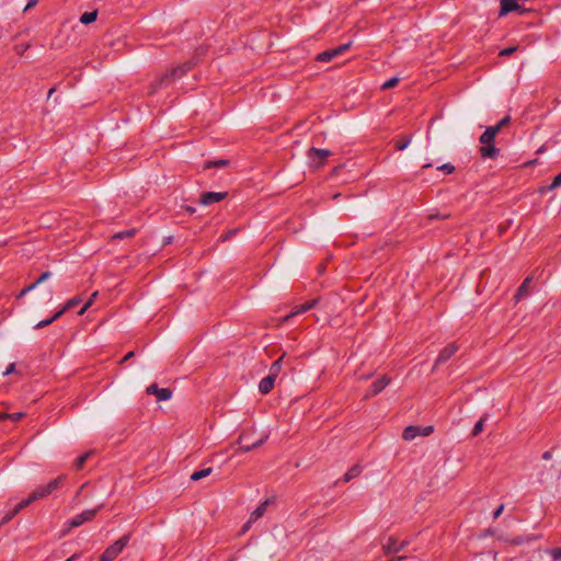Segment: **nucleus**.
<instances>
[{
	"label": "nucleus",
	"instance_id": "1",
	"mask_svg": "<svg viewBox=\"0 0 561 561\" xmlns=\"http://www.w3.org/2000/svg\"><path fill=\"white\" fill-rule=\"evenodd\" d=\"M191 67L186 64L172 68L150 83L149 94H154L159 89L168 87L174 80L181 78Z\"/></svg>",
	"mask_w": 561,
	"mask_h": 561
},
{
	"label": "nucleus",
	"instance_id": "2",
	"mask_svg": "<svg viewBox=\"0 0 561 561\" xmlns=\"http://www.w3.org/2000/svg\"><path fill=\"white\" fill-rule=\"evenodd\" d=\"M495 137L493 136V131H485L480 136V142L482 144L480 148V154L485 159H495L500 154V149L496 148L493 144Z\"/></svg>",
	"mask_w": 561,
	"mask_h": 561
},
{
	"label": "nucleus",
	"instance_id": "3",
	"mask_svg": "<svg viewBox=\"0 0 561 561\" xmlns=\"http://www.w3.org/2000/svg\"><path fill=\"white\" fill-rule=\"evenodd\" d=\"M130 535H124L118 540H116L113 545L107 547L105 551L100 556V561H113L115 560L123 549L129 542Z\"/></svg>",
	"mask_w": 561,
	"mask_h": 561
},
{
	"label": "nucleus",
	"instance_id": "4",
	"mask_svg": "<svg viewBox=\"0 0 561 561\" xmlns=\"http://www.w3.org/2000/svg\"><path fill=\"white\" fill-rule=\"evenodd\" d=\"M65 476H59L46 485H39L31 493V500H41L56 491L65 481Z\"/></svg>",
	"mask_w": 561,
	"mask_h": 561
},
{
	"label": "nucleus",
	"instance_id": "5",
	"mask_svg": "<svg viewBox=\"0 0 561 561\" xmlns=\"http://www.w3.org/2000/svg\"><path fill=\"white\" fill-rule=\"evenodd\" d=\"M101 507H102V505H100L93 510H85L82 513L76 515L72 519H70L68 522V527H67L66 531H69L71 528L79 527L82 524L92 520L96 516V514Z\"/></svg>",
	"mask_w": 561,
	"mask_h": 561
},
{
	"label": "nucleus",
	"instance_id": "6",
	"mask_svg": "<svg viewBox=\"0 0 561 561\" xmlns=\"http://www.w3.org/2000/svg\"><path fill=\"white\" fill-rule=\"evenodd\" d=\"M307 154H308L311 165L313 168L318 169L324 164L327 158H329L331 156V151L327 150V149H318V148L312 147L308 150Z\"/></svg>",
	"mask_w": 561,
	"mask_h": 561
},
{
	"label": "nucleus",
	"instance_id": "7",
	"mask_svg": "<svg viewBox=\"0 0 561 561\" xmlns=\"http://www.w3.org/2000/svg\"><path fill=\"white\" fill-rule=\"evenodd\" d=\"M408 545H409V541H407V540L398 542V540L394 537H389L382 543V550L386 554L398 553L401 550H403Z\"/></svg>",
	"mask_w": 561,
	"mask_h": 561
},
{
	"label": "nucleus",
	"instance_id": "8",
	"mask_svg": "<svg viewBox=\"0 0 561 561\" xmlns=\"http://www.w3.org/2000/svg\"><path fill=\"white\" fill-rule=\"evenodd\" d=\"M348 47H350V44H344V45H340L339 47L320 53L317 56V60L320 62H329L332 59H334L335 57L345 53L348 49Z\"/></svg>",
	"mask_w": 561,
	"mask_h": 561
},
{
	"label": "nucleus",
	"instance_id": "9",
	"mask_svg": "<svg viewBox=\"0 0 561 561\" xmlns=\"http://www.w3.org/2000/svg\"><path fill=\"white\" fill-rule=\"evenodd\" d=\"M146 392L154 394L158 401H167L172 397V391L169 388H159L156 383L148 386Z\"/></svg>",
	"mask_w": 561,
	"mask_h": 561
},
{
	"label": "nucleus",
	"instance_id": "10",
	"mask_svg": "<svg viewBox=\"0 0 561 561\" xmlns=\"http://www.w3.org/2000/svg\"><path fill=\"white\" fill-rule=\"evenodd\" d=\"M515 11L523 13L526 10L522 9L518 0H501L500 16L506 15Z\"/></svg>",
	"mask_w": 561,
	"mask_h": 561
},
{
	"label": "nucleus",
	"instance_id": "11",
	"mask_svg": "<svg viewBox=\"0 0 561 561\" xmlns=\"http://www.w3.org/2000/svg\"><path fill=\"white\" fill-rule=\"evenodd\" d=\"M391 379L388 376H381L371 386V389L365 394V399L377 396L380 393L389 383Z\"/></svg>",
	"mask_w": 561,
	"mask_h": 561
},
{
	"label": "nucleus",
	"instance_id": "12",
	"mask_svg": "<svg viewBox=\"0 0 561 561\" xmlns=\"http://www.w3.org/2000/svg\"><path fill=\"white\" fill-rule=\"evenodd\" d=\"M227 196V192H207L201 196L199 203L208 206L222 201Z\"/></svg>",
	"mask_w": 561,
	"mask_h": 561
},
{
	"label": "nucleus",
	"instance_id": "13",
	"mask_svg": "<svg viewBox=\"0 0 561 561\" xmlns=\"http://www.w3.org/2000/svg\"><path fill=\"white\" fill-rule=\"evenodd\" d=\"M317 302H318V299H312L310 301H307L306 304H302V305H300L298 307H295L289 314L285 316L282 319V321L286 322V321H288L293 317H296V316H299L301 313H305V312L309 311L310 309H312L317 305Z\"/></svg>",
	"mask_w": 561,
	"mask_h": 561
},
{
	"label": "nucleus",
	"instance_id": "14",
	"mask_svg": "<svg viewBox=\"0 0 561 561\" xmlns=\"http://www.w3.org/2000/svg\"><path fill=\"white\" fill-rule=\"evenodd\" d=\"M457 351L458 346L455 343H450L447 346H445L440 351L434 367L447 362Z\"/></svg>",
	"mask_w": 561,
	"mask_h": 561
},
{
	"label": "nucleus",
	"instance_id": "15",
	"mask_svg": "<svg viewBox=\"0 0 561 561\" xmlns=\"http://www.w3.org/2000/svg\"><path fill=\"white\" fill-rule=\"evenodd\" d=\"M275 380L276 378L271 375L264 377L259 383L260 392L263 394H267L274 388Z\"/></svg>",
	"mask_w": 561,
	"mask_h": 561
},
{
	"label": "nucleus",
	"instance_id": "16",
	"mask_svg": "<svg viewBox=\"0 0 561 561\" xmlns=\"http://www.w3.org/2000/svg\"><path fill=\"white\" fill-rule=\"evenodd\" d=\"M267 438H268V434L267 433H263L257 440L252 442V443L247 444V445H242L240 447V450L243 451V453H248V451L252 450L253 448H256V447L261 446Z\"/></svg>",
	"mask_w": 561,
	"mask_h": 561
},
{
	"label": "nucleus",
	"instance_id": "17",
	"mask_svg": "<svg viewBox=\"0 0 561 561\" xmlns=\"http://www.w3.org/2000/svg\"><path fill=\"white\" fill-rule=\"evenodd\" d=\"M420 434H421V428L419 426H408L404 428V431L402 433V437L404 440H412Z\"/></svg>",
	"mask_w": 561,
	"mask_h": 561
},
{
	"label": "nucleus",
	"instance_id": "18",
	"mask_svg": "<svg viewBox=\"0 0 561 561\" xmlns=\"http://www.w3.org/2000/svg\"><path fill=\"white\" fill-rule=\"evenodd\" d=\"M268 505V500L264 501L263 503H261L251 514L250 516V522H256L259 518H261L265 511H266V507Z\"/></svg>",
	"mask_w": 561,
	"mask_h": 561
},
{
	"label": "nucleus",
	"instance_id": "19",
	"mask_svg": "<svg viewBox=\"0 0 561 561\" xmlns=\"http://www.w3.org/2000/svg\"><path fill=\"white\" fill-rule=\"evenodd\" d=\"M531 282V278L530 277H527L523 283L522 285L518 287L517 289V293L515 295V299L516 300H519L520 298L525 297L528 295V291H529V284Z\"/></svg>",
	"mask_w": 561,
	"mask_h": 561
},
{
	"label": "nucleus",
	"instance_id": "20",
	"mask_svg": "<svg viewBox=\"0 0 561 561\" xmlns=\"http://www.w3.org/2000/svg\"><path fill=\"white\" fill-rule=\"evenodd\" d=\"M362 472V468L358 465L353 466L347 470V472L344 474V481L348 482L352 479L358 477Z\"/></svg>",
	"mask_w": 561,
	"mask_h": 561
},
{
	"label": "nucleus",
	"instance_id": "21",
	"mask_svg": "<svg viewBox=\"0 0 561 561\" xmlns=\"http://www.w3.org/2000/svg\"><path fill=\"white\" fill-rule=\"evenodd\" d=\"M284 356H285V355H282L277 360H275V362L272 364V366H271V368H270V373H268V375H271V376H273V377L277 378L278 374H279V373H280V370H282V360H283Z\"/></svg>",
	"mask_w": 561,
	"mask_h": 561
},
{
	"label": "nucleus",
	"instance_id": "22",
	"mask_svg": "<svg viewBox=\"0 0 561 561\" xmlns=\"http://www.w3.org/2000/svg\"><path fill=\"white\" fill-rule=\"evenodd\" d=\"M211 471H213L211 468H205V469H202V470H198V471H194L191 474V480L192 481H198V480H201L203 478L208 477L211 473Z\"/></svg>",
	"mask_w": 561,
	"mask_h": 561
},
{
	"label": "nucleus",
	"instance_id": "23",
	"mask_svg": "<svg viewBox=\"0 0 561 561\" xmlns=\"http://www.w3.org/2000/svg\"><path fill=\"white\" fill-rule=\"evenodd\" d=\"M98 18V11H91V12H84L81 16H80V22L82 24H90L92 22H94Z\"/></svg>",
	"mask_w": 561,
	"mask_h": 561
},
{
	"label": "nucleus",
	"instance_id": "24",
	"mask_svg": "<svg viewBox=\"0 0 561 561\" xmlns=\"http://www.w3.org/2000/svg\"><path fill=\"white\" fill-rule=\"evenodd\" d=\"M228 163H229V161L225 160V159L215 160V161H208L205 164V169H209V168H224V167H227Z\"/></svg>",
	"mask_w": 561,
	"mask_h": 561
},
{
	"label": "nucleus",
	"instance_id": "25",
	"mask_svg": "<svg viewBox=\"0 0 561 561\" xmlns=\"http://www.w3.org/2000/svg\"><path fill=\"white\" fill-rule=\"evenodd\" d=\"M82 299L80 296H77V297H73L71 299H69L65 305H64V310H70L75 307H77L79 304H81Z\"/></svg>",
	"mask_w": 561,
	"mask_h": 561
},
{
	"label": "nucleus",
	"instance_id": "26",
	"mask_svg": "<svg viewBox=\"0 0 561 561\" xmlns=\"http://www.w3.org/2000/svg\"><path fill=\"white\" fill-rule=\"evenodd\" d=\"M91 456V453H85L81 456H79L76 461H75V467L77 470H80L82 469V467L84 466L85 461L89 459V457Z\"/></svg>",
	"mask_w": 561,
	"mask_h": 561
},
{
	"label": "nucleus",
	"instance_id": "27",
	"mask_svg": "<svg viewBox=\"0 0 561 561\" xmlns=\"http://www.w3.org/2000/svg\"><path fill=\"white\" fill-rule=\"evenodd\" d=\"M411 144V137H403L401 140H398L396 142V149L397 150H404L409 147V145Z\"/></svg>",
	"mask_w": 561,
	"mask_h": 561
},
{
	"label": "nucleus",
	"instance_id": "28",
	"mask_svg": "<svg viewBox=\"0 0 561 561\" xmlns=\"http://www.w3.org/2000/svg\"><path fill=\"white\" fill-rule=\"evenodd\" d=\"M486 416L482 417L480 421H478L472 430V433L471 435L472 436H478L482 431H483V426H484V421H485Z\"/></svg>",
	"mask_w": 561,
	"mask_h": 561
},
{
	"label": "nucleus",
	"instance_id": "29",
	"mask_svg": "<svg viewBox=\"0 0 561 561\" xmlns=\"http://www.w3.org/2000/svg\"><path fill=\"white\" fill-rule=\"evenodd\" d=\"M35 500H31V494L28 495V497L26 500H23L22 502H20L15 507H14V513H20L23 508H25L26 506H28L32 502H34Z\"/></svg>",
	"mask_w": 561,
	"mask_h": 561
},
{
	"label": "nucleus",
	"instance_id": "30",
	"mask_svg": "<svg viewBox=\"0 0 561 561\" xmlns=\"http://www.w3.org/2000/svg\"><path fill=\"white\" fill-rule=\"evenodd\" d=\"M398 82H399V78L393 77V78L387 80L385 83H382L381 89L388 90V89L394 88L398 84Z\"/></svg>",
	"mask_w": 561,
	"mask_h": 561
},
{
	"label": "nucleus",
	"instance_id": "31",
	"mask_svg": "<svg viewBox=\"0 0 561 561\" xmlns=\"http://www.w3.org/2000/svg\"><path fill=\"white\" fill-rule=\"evenodd\" d=\"M437 170L445 174H451L455 171V167L451 163H444L437 168Z\"/></svg>",
	"mask_w": 561,
	"mask_h": 561
},
{
	"label": "nucleus",
	"instance_id": "32",
	"mask_svg": "<svg viewBox=\"0 0 561 561\" xmlns=\"http://www.w3.org/2000/svg\"><path fill=\"white\" fill-rule=\"evenodd\" d=\"M36 288V284H30L27 287L23 288L19 295L16 296V298H23L26 294H28L30 291L34 290Z\"/></svg>",
	"mask_w": 561,
	"mask_h": 561
},
{
	"label": "nucleus",
	"instance_id": "33",
	"mask_svg": "<svg viewBox=\"0 0 561 561\" xmlns=\"http://www.w3.org/2000/svg\"><path fill=\"white\" fill-rule=\"evenodd\" d=\"M51 276V273L50 272H44L33 284H36V287L44 283L45 280H47L48 278H50Z\"/></svg>",
	"mask_w": 561,
	"mask_h": 561
},
{
	"label": "nucleus",
	"instance_id": "34",
	"mask_svg": "<svg viewBox=\"0 0 561 561\" xmlns=\"http://www.w3.org/2000/svg\"><path fill=\"white\" fill-rule=\"evenodd\" d=\"M54 322V320H51V317L48 318V319H45V320H42L39 321L38 323L35 324L34 329L38 330V329H43L49 324H51Z\"/></svg>",
	"mask_w": 561,
	"mask_h": 561
},
{
	"label": "nucleus",
	"instance_id": "35",
	"mask_svg": "<svg viewBox=\"0 0 561 561\" xmlns=\"http://www.w3.org/2000/svg\"><path fill=\"white\" fill-rule=\"evenodd\" d=\"M558 186H561V172L553 179L552 183L549 186V190L552 191Z\"/></svg>",
	"mask_w": 561,
	"mask_h": 561
},
{
	"label": "nucleus",
	"instance_id": "36",
	"mask_svg": "<svg viewBox=\"0 0 561 561\" xmlns=\"http://www.w3.org/2000/svg\"><path fill=\"white\" fill-rule=\"evenodd\" d=\"M134 233H135L134 230H126V231L116 233L114 236V238H117V239L128 238V237H133Z\"/></svg>",
	"mask_w": 561,
	"mask_h": 561
},
{
	"label": "nucleus",
	"instance_id": "37",
	"mask_svg": "<svg viewBox=\"0 0 561 561\" xmlns=\"http://www.w3.org/2000/svg\"><path fill=\"white\" fill-rule=\"evenodd\" d=\"M18 513H14V508L8 513L2 520L0 522V527L7 524L9 520H11Z\"/></svg>",
	"mask_w": 561,
	"mask_h": 561
},
{
	"label": "nucleus",
	"instance_id": "38",
	"mask_svg": "<svg viewBox=\"0 0 561 561\" xmlns=\"http://www.w3.org/2000/svg\"><path fill=\"white\" fill-rule=\"evenodd\" d=\"M517 50L516 46L504 48L500 51V56H510Z\"/></svg>",
	"mask_w": 561,
	"mask_h": 561
},
{
	"label": "nucleus",
	"instance_id": "39",
	"mask_svg": "<svg viewBox=\"0 0 561 561\" xmlns=\"http://www.w3.org/2000/svg\"><path fill=\"white\" fill-rule=\"evenodd\" d=\"M550 556L553 560H561V547L554 548L550 551Z\"/></svg>",
	"mask_w": 561,
	"mask_h": 561
},
{
	"label": "nucleus",
	"instance_id": "40",
	"mask_svg": "<svg viewBox=\"0 0 561 561\" xmlns=\"http://www.w3.org/2000/svg\"><path fill=\"white\" fill-rule=\"evenodd\" d=\"M24 416H25V413H23V412L12 413V414H9V420L18 422L21 419H23Z\"/></svg>",
	"mask_w": 561,
	"mask_h": 561
},
{
	"label": "nucleus",
	"instance_id": "41",
	"mask_svg": "<svg viewBox=\"0 0 561 561\" xmlns=\"http://www.w3.org/2000/svg\"><path fill=\"white\" fill-rule=\"evenodd\" d=\"M27 48H28V45H24V44L16 45L14 47L16 54H19V55H23Z\"/></svg>",
	"mask_w": 561,
	"mask_h": 561
},
{
	"label": "nucleus",
	"instance_id": "42",
	"mask_svg": "<svg viewBox=\"0 0 561 561\" xmlns=\"http://www.w3.org/2000/svg\"><path fill=\"white\" fill-rule=\"evenodd\" d=\"M65 312H67V310H64V306L58 310L56 311L53 317H51V320L56 321L57 319H59L62 314H65Z\"/></svg>",
	"mask_w": 561,
	"mask_h": 561
},
{
	"label": "nucleus",
	"instance_id": "43",
	"mask_svg": "<svg viewBox=\"0 0 561 561\" xmlns=\"http://www.w3.org/2000/svg\"><path fill=\"white\" fill-rule=\"evenodd\" d=\"M502 128L496 124L494 126H490L486 128L489 131H493V136L496 137V135L500 133Z\"/></svg>",
	"mask_w": 561,
	"mask_h": 561
},
{
	"label": "nucleus",
	"instance_id": "44",
	"mask_svg": "<svg viewBox=\"0 0 561 561\" xmlns=\"http://www.w3.org/2000/svg\"><path fill=\"white\" fill-rule=\"evenodd\" d=\"M91 307V301H85L81 309L78 311L79 316L84 314V312Z\"/></svg>",
	"mask_w": 561,
	"mask_h": 561
},
{
	"label": "nucleus",
	"instance_id": "45",
	"mask_svg": "<svg viewBox=\"0 0 561 561\" xmlns=\"http://www.w3.org/2000/svg\"><path fill=\"white\" fill-rule=\"evenodd\" d=\"M511 122V117L507 115L505 117H503L499 123L497 125L503 128L504 126L508 125V123Z\"/></svg>",
	"mask_w": 561,
	"mask_h": 561
},
{
	"label": "nucleus",
	"instance_id": "46",
	"mask_svg": "<svg viewBox=\"0 0 561 561\" xmlns=\"http://www.w3.org/2000/svg\"><path fill=\"white\" fill-rule=\"evenodd\" d=\"M433 426H426L424 427L422 431H421V434L420 435H423V436H428L430 434L433 433Z\"/></svg>",
	"mask_w": 561,
	"mask_h": 561
},
{
	"label": "nucleus",
	"instance_id": "47",
	"mask_svg": "<svg viewBox=\"0 0 561 561\" xmlns=\"http://www.w3.org/2000/svg\"><path fill=\"white\" fill-rule=\"evenodd\" d=\"M504 511V504H501L493 513V518H497L500 517V515L502 514V512Z\"/></svg>",
	"mask_w": 561,
	"mask_h": 561
},
{
	"label": "nucleus",
	"instance_id": "48",
	"mask_svg": "<svg viewBox=\"0 0 561 561\" xmlns=\"http://www.w3.org/2000/svg\"><path fill=\"white\" fill-rule=\"evenodd\" d=\"M250 432H244L240 435L238 443L241 444L245 440H249Z\"/></svg>",
	"mask_w": 561,
	"mask_h": 561
},
{
	"label": "nucleus",
	"instance_id": "49",
	"mask_svg": "<svg viewBox=\"0 0 561 561\" xmlns=\"http://www.w3.org/2000/svg\"><path fill=\"white\" fill-rule=\"evenodd\" d=\"M14 370H15V364H14V363H12V364H10V365L7 367V369L4 370L3 375H5V376H7V375H10V374L14 373Z\"/></svg>",
	"mask_w": 561,
	"mask_h": 561
},
{
	"label": "nucleus",
	"instance_id": "50",
	"mask_svg": "<svg viewBox=\"0 0 561 561\" xmlns=\"http://www.w3.org/2000/svg\"><path fill=\"white\" fill-rule=\"evenodd\" d=\"M37 2H38V0H30V1L27 2V4L25 5V8H24V12H25V11H27V10H30V9H31V8H33L34 5H36V3H37Z\"/></svg>",
	"mask_w": 561,
	"mask_h": 561
},
{
	"label": "nucleus",
	"instance_id": "51",
	"mask_svg": "<svg viewBox=\"0 0 561 561\" xmlns=\"http://www.w3.org/2000/svg\"><path fill=\"white\" fill-rule=\"evenodd\" d=\"M233 234H236V231H234V230H231L229 233L221 236V237H220V240H221V241H226V240H228V239H229L231 236H233Z\"/></svg>",
	"mask_w": 561,
	"mask_h": 561
},
{
	"label": "nucleus",
	"instance_id": "52",
	"mask_svg": "<svg viewBox=\"0 0 561 561\" xmlns=\"http://www.w3.org/2000/svg\"><path fill=\"white\" fill-rule=\"evenodd\" d=\"M252 523H253V522H250V519H249V520L243 525V527H242V533L248 531V530L250 529V527H251V524H252Z\"/></svg>",
	"mask_w": 561,
	"mask_h": 561
},
{
	"label": "nucleus",
	"instance_id": "53",
	"mask_svg": "<svg viewBox=\"0 0 561 561\" xmlns=\"http://www.w3.org/2000/svg\"><path fill=\"white\" fill-rule=\"evenodd\" d=\"M98 291H94L91 297L87 300V301H91V306L93 305L94 300L96 299L98 297Z\"/></svg>",
	"mask_w": 561,
	"mask_h": 561
},
{
	"label": "nucleus",
	"instance_id": "54",
	"mask_svg": "<svg viewBox=\"0 0 561 561\" xmlns=\"http://www.w3.org/2000/svg\"><path fill=\"white\" fill-rule=\"evenodd\" d=\"M134 354H135V353H134L133 351H131V352H128V353L124 356V358H123V360H122V362H126V360H128L129 358H131V357L134 356Z\"/></svg>",
	"mask_w": 561,
	"mask_h": 561
},
{
	"label": "nucleus",
	"instance_id": "55",
	"mask_svg": "<svg viewBox=\"0 0 561 561\" xmlns=\"http://www.w3.org/2000/svg\"><path fill=\"white\" fill-rule=\"evenodd\" d=\"M9 420V413L0 412V421Z\"/></svg>",
	"mask_w": 561,
	"mask_h": 561
},
{
	"label": "nucleus",
	"instance_id": "56",
	"mask_svg": "<svg viewBox=\"0 0 561 561\" xmlns=\"http://www.w3.org/2000/svg\"><path fill=\"white\" fill-rule=\"evenodd\" d=\"M542 458L543 459H550L551 458V453L550 451H545L543 455H542Z\"/></svg>",
	"mask_w": 561,
	"mask_h": 561
},
{
	"label": "nucleus",
	"instance_id": "57",
	"mask_svg": "<svg viewBox=\"0 0 561 561\" xmlns=\"http://www.w3.org/2000/svg\"><path fill=\"white\" fill-rule=\"evenodd\" d=\"M186 210L191 214L195 213V208L194 207H191V206H187L186 207Z\"/></svg>",
	"mask_w": 561,
	"mask_h": 561
},
{
	"label": "nucleus",
	"instance_id": "58",
	"mask_svg": "<svg viewBox=\"0 0 561 561\" xmlns=\"http://www.w3.org/2000/svg\"><path fill=\"white\" fill-rule=\"evenodd\" d=\"M56 91L55 88H51L49 91H48V98H50L51 95H54V92Z\"/></svg>",
	"mask_w": 561,
	"mask_h": 561
},
{
	"label": "nucleus",
	"instance_id": "59",
	"mask_svg": "<svg viewBox=\"0 0 561 561\" xmlns=\"http://www.w3.org/2000/svg\"><path fill=\"white\" fill-rule=\"evenodd\" d=\"M78 558V554H72L69 559H67L66 561H73L75 559Z\"/></svg>",
	"mask_w": 561,
	"mask_h": 561
},
{
	"label": "nucleus",
	"instance_id": "60",
	"mask_svg": "<svg viewBox=\"0 0 561 561\" xmlns=\"http://www.w3.org/2000/svg\"><path fill=\"white\" fill-rule=\"evenodd\" d=\"M431 167H432V164H431V163H426V164H424V165L422 167V169H427V168H431Z\"/></svg>",
	"mask_w": 561,
	"mask_h": 561
},
{
	"label": "nucleus",
	"instance_id": "61",
	"mask_svg": "<svg viewBox=\"0 0 561 561\" xmlns=\"http://www.w3.org/2000/svg\"><path fill=\"white\" fill-rule=\"evenodd\" d=\"M339 196H340V194H334V195L332 196V198H333V199H339Z\"/></svg>",
	"mask_w": 561,
	"mask_h": 561
}]
</instances>
